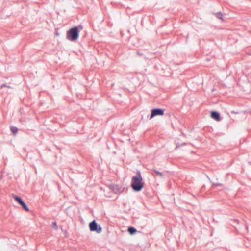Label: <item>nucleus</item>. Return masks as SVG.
<instances>
[{
  "instance_id": "nucleus-1",
  "label": "nucleus",
  "mask_w": 251,
  "mask_h": 251,
  "mask_svg": "<svg viewBox=\"0 0 251 251\" xmlns=\"http://www.w3.org/2000/svg\"><path fill=\"white\" fill-rule=\"evenodd\" d=\"M144 184L140 172L137 171L136 175L132 178L131 187L135 192H139L143 189Z\"/></svg>"
},
{
  "instance_id": "nucleus-2",
  "label": "nucleus",
  "mask_w": 251,
  "mask_h": 251,
  "mask_svg": "<svg viewBox=\"0 0 251 251\" xmlns=\"http://www.w3.org/2000/svg\"><path fill=\"white\" fill-rule=\"evenodd\" d=\"M79 31L77 26L70 28L67 32L66 38L68 40L74 41L76 40L79 37Z\"/></svg>"
},
{
  "instance_id": "nucleus-3",
  "label": "nucleus",
  "mask_w": 251,
  "mask_h": 251,
  "mask_svg": "<svg viewBox=\"0 0 251 251\" xmlns=\"http://www.w3.org/2000/svg\"><path fill=\"white\" fill-rule=\"evenodd\" d=\"M89 227L90 230L92 232H96L97 233H100L102 231V228L95 220L89 223Z\"/></svg>"
},
{
  "instance_id": "nucleus-4",
  "label": "nucleus",
  "mask_w": 251,
  "mask_h": 251,
  "mask_svg": "<svg viewBox=\"0 0 251 251\" xmlns=\"http://www.w3.org/2000/svg\"><path fill=\"white\" fill-rule=\"evenodd\" d=\"M13 198L15 200V201H17L25 211L27 212H28L29 211L28 207L26 204V203L23 201V200L21 197L13 194Z\"/></svg>"
},
{
  "instance_id": "nucleus-5",
  "label": "nucleus",
  "mask_w": 251,
  "mask_h": 251,
  "mask_svg": "<svg viewBox=\"0 0 251 251\" xmlns=\"http://www.w3.org/2000/svg\"><path fill=\"white\" fill-rule=\"evenodd\" d=\"M164 114V109L159 108H153L151 110V114L150 115V119H152L155 116H162Z\"/></svg>"
},
{
  "instance_id": "nucleus-6",
  "label": "nucleus",
  "mask_w": 251,
  "mask_h": 251,
  "mask_svg": "<svg viewBox=\"0 0 251 251\" xmlns=\"http://www.w3.org/2000/svg\"><path fill=\"white\" fill-rule=\"evenodd\" d=\"M110 188L115 193H121L123 191V188L117 185H111Z\"/></svg>"
},
{
  "instance_id": "nucleus-7",
  "label": "nucleus",
  "mask_w": 251,
  "mask_h": 251,
  "mask_svg": "<svg viewBox=\"0 0 251 251\" xmlns=\"http://www.w3.org/2000/svg\"><path fill=\"white\" fill-rule=\"evenodd\" d=\"M211 118L217 121H219L221 120V116L220 113L216 111H213L211 112L210 114Z\"/></svg>"
},
{
  "instance_id": "nucleus-8",
  "label": "nucleus",
  "mask_w": 251,
  "mask_h": 251,
  "mask_svg": "<svg viewBox=\"0 0 251 251\" xmlns=\"http://www.w3.org/2000/svg\"><path fill=\"white\" fill-rule=\"evenodd\" d=\"M127 231L131 235H133L137 231L135 228L131 226L128 228Z\"/></svg>"
},
{
  "instance_id": "nucleus-9",
  "label": "nucleus",
  "mask_w": 251,
  "mask_h": 251,
  "mask_svg": "<svg viewBox=\"0 0 251 251\" xmlns=\"http://www.w3.org/2000/svg\"><path fill=\"white\" fill-rule=\"evenodd\" d=\"M11 131L13 134H16L18 131V128L15 126H11L10 127Z\"/></svg>"
},
{
  "instance_id": "nucleus-10",
  "label": "nucleus",
  "mask_w": 251,
  "mask_h": 251,
  "mask_svg": "<svg viewBox=\"0 0 251 251\" xmlns=\"http://www.w3.org/2000/svg\"><path fill=\"white\" fill-rule=\"evenodd\" d=\"M152 171L154 172L155 174H156L157 175H158L160 177H163L164 176L163 175V173L158 171L157 170L155 169H153Z\"/></svg>"
},
{
  "instance_id": "nucleus-11",
  "label": "nucleus",
  "mask_w": 251,
  "mask_h": 251,
  "mask_svg": "<svg viewBox=\"0 0 251 251\" xmlns=\"http://www.w3.org/2000/svg\"><path fill=\"white\" fill-rule=\"evenodd\" d=\"M215 15L217 18L222 19L223 14L221 12H217Z\"/></svg>"
},
{
  "instance_id": "nucleus-12",
  "label": "nucleus",
  "mask_w": 251,
  "mask_h": 251,
  "mask_svg": "<svg viewBox=\"0 0 251 251\" xmlns=\"http://www.w3.org/2000/svg\"><path fill=\"white\" fill-rule=\"evenodd\" d=\"M51 226L53 228H54L55 229H57V228H58V226H57V223L56 222H52Z\"/></svg>"
},
{
  "instance_id": "nucleus-13",
  "label": "nucleus",
  "mask_w": 251,
  "mask_h": 251,
  "mask_svg": "<svg viewBox=\"0 0 251 251\" xmlns=\"http://www.w3.org/2000/svg\"><path fill=\"white\" fill-rule=\"evenodd\" d=\"M6 87L9 88V86H8L6 84H3L1 86V88H3V87Z\"/></svg>"
},
{
  "instance_id": "nucleus-14",
  "label": "nucleus",
  "mask_w": 251,
  "mask_h": 251,
  "mask_svg": "<svg viewBox=\"0 0 251 251\" xmlns=\"http://www.w3.org/2000/svg\"><path fill=\"white\" fill-rule=\"evenodd\" d=\"M213 185H214V186H220V185H221V184H219V183H214Z\"/></svg>"
}]
</instances>
